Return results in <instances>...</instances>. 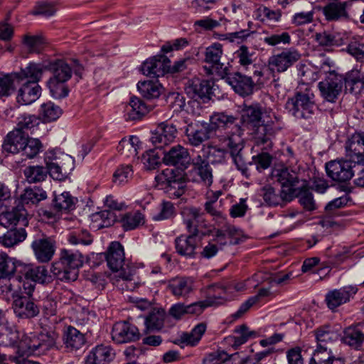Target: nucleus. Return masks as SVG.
<instances>
[{
  "label": "nucleus",
  "mask_w": 364,
  "mask_h": 364,
  "mask_svg": "<svg viewBox=\"0 0 364 364\" xmlns=\"http://www.w3.org/2000/svg\"><path fill=\"white\" fill-rule=\"evenodd\" d=\"M58 336L54 333L26 334L15 326L0 325V346H14L23 353L40 355L55 346Z\"/></svg>",
  "instance_id": "1"
},
{
  "label": "nucleus",
  "mask_w": 364,
  "mask_h": 364,
  "mask_svg": "<svg viewBox=\"0 0 364 364\" xmlns=\"http://www.w3.org/2000/svg\"><path fill=\"white\" fill-rule=\"evenodd\" d=\"M262 108L257 103L244 105L242 109L241 122L244 127L252 131L251 134L258 144H270L272 138L280 130L273 124L262 122Z\"/></svg>",
  "instance_id": "2"
},
{
  "label": "nucleus",
  "mask_w": 364,
  "mask_h": 364,
  "mask_svg": "<svg viewBox=\"0 0 364 364\" xmlns=\"http://www.w3.org/2000/svg\"><path fill=\"white\" fill-rule=\"evenodd\" d=\"M43 74V67L40 64L30 63L19 73H15L18 80H26L18 91L17 102L22 105H30L36 101L41 94V87L38 85Z\"/></svg>",
  "instance_id": "3"
},
{
  "label": "nucleus",
  "mask_w": 364,
  "mask_h": 364,
  "mask_svg": "<svg viewBox=\"0 0 364 364\" xmlns=\"http://www.w3.org/2000/svg\"><path fill=\"white\" fill-rule=\"evenodd\" d=\"M82 264L83 257L80 252L63 249L59 260L53 264L51 270L58 279L73 282L77 279L78 269Z\"/></svg>",
  "instance_id": "4"
},
{
  "label": "nucleus",
  "mask_w": 364,
  "mask_h": 364,
  "mask_svg": "<svg viewBox=\"0 0 364 364\" xmlns=\"http://www.w3.org/2000/svg\"><path fill=\"white\" fill-rule=\"evenodd\" d=\"M243 129L240 127L239 132L235 130L226 132L225 134H218V138L220 144L230 153L237 168L246 177L249 175V169L245 163L242 151L244 148V141L242 138Z\"/></svg>",
  "instance_id": "5"
},
{
  "label": "nucleus",
  "mask_w": 364,
  "mask_h": 364,
  "mask_svg": "<svg viewBox=\"0 0 364 364\" xmlns=\"http://www.w3.org/2000/svg\"><path fill=\"white\" fill-rule=\"evenodd\" d=\"M358 82L359 78H350L336 73H330L324 80L318 82V87L323 99L334 102L340 95L344 84L348 87Z\"/></svg>",
  "instance_id": "6"
},
{
  "label": "nucleus",
  "mask_w": 364,
  "mask_h": 364,
  "mask_svg": "<svg viewBox=\"0 0 364 364\" xmlns=\"http://www.w3.org/2000/svg\"><path fill=\"white\" fill-rule=\"evenodd\" d=\"M286 109L297 119H309L314 112V95L309 89L297 92L286 103Z\"/></svg>",
  "instance_id": "7"
},
{
  "label": "nucleus",
  "mask_w": 364,
  "mask_h": 364,
  "mask_svg": "<svg viewBox=\"0 0 364 364\" xmlns=\"http://www.w3.org/2000/svg\"><path fill=\"white\" fill-rule=\"evenodd\" d=\"M223 55V46L219 43H214L206 48L204 62L208 65V67L205 66L204 68L207 70V73H215L220 77L228 74L229 68L222 62Z\"/></svg>",
  "instance_id": "8"
},
{
  "label": "nucleus",
  "mask_w": 364,
  "mask_h": 364,
  "mask_svg": "<svg viewBox=\"0 0 364 364\" xmlns=\"http://www.w3.org/2000/svg\"><path fill=\"white\" fill-rule=\"evenodd\" d=\"M301 58L299 52L290 48L282 52L272 55L267 61V68L272 73H284L291 68Z\"/></svg>",
  "instance_id": "9"
},
{
  "label": "nucleus",
  "mask_w": 364,
  "mask_h": 364,
  "mask_svg": "<svg viewBox=\"0 0 364 364\" xmlns=\"http://www.w3.org/2000/svg\"><path fill=\"white\" fill-rule=\"evenodd\" d=\"M189 181L210 186L213 183V170L209 163L198 155L192 159V168L186 173Z\"/></svg>",
  "instance_id": "10"
},
{
  "label": "nucleus",
  "mask_w": 364,
  "mask_h": 364,
  "mask_svg": "<svg viewBox=\"0 0 364 364\" xmlns=\"http://www.w3.org/2000/svg\"><path fill=\"white\" fill-rule=\"evenodd\" d=\"M352 161L349 159L333 160L326 164L327 176L338 183L348 181L354 175Z\"/></svg>",
  "instance_id": "11"
},
{
  "label": "nucleus",
  "mask_w": 364,
  "mask_h": 364,
  "mask_svg": "<svg viewBox=\"0 0 364 364\" xmlns=\"http://www.w3.org/2000/svg\"><path fill=\"white\" fill-rule=\"evenodd\" d=\"M182 215L183 223L189 233L198 235H205L209 233V232L202 230L203 227H205L206 225L204 213L201 212L200 209L195 207L186 208L183 210Z\"/></svg>",
  "instance_id": "12"
},
{
  "label": "nucleus",
  "mask_w": 364,
  "mask_h": 364,
  "mask_svg": "<svg viewBox=\"0 0 364 364\" xmlns=\"http://www.w3.org/2000/svg\"><path fill=\"white\" fill-rule=\"evenodd\" d=\"M185 135L188 142L193 146H198L210 138L211 132L208 122L195 121L188 123L185 127Z\"/></svg>",
  "instance_id": "13"
},
{
  "label": "nucleus",
  "mask_w": 364,
  "mask_h": 364,
  "mask_svg": "<svg viewBox=\"0 0 364 364\" xmlns=\"http://www.w3.org/2000/svg\"><path fill=\"white\" fill-rule=\"evenodd\" d=\"M177 136L176 127L171 123L162 122L151 132L150 141L156 149H163L174 141Z\"/></svg>",
  "instance_id": "14"
},
{
  "label": "nucleus",
  "mask_w": 364,
  "mask_h": 364,
  "mask_svg": "<svg viewBox=\"0 0 364 364\" xmlns=\"http://www.w3.org/2000/svg\"><path fill=\"white\" fill-rule=\"evenodd\" d=\"M12 309L15 316L21 319H31L40 314V307L34 300L23 294L13 301Z\"/></svg>",
  "instance_id": "15"
},
{
  "label": "nucleus",
  "mask_w": 364,
  "mask_h": 364,
  "mask_svg": "<svg viewBox=\"0 0 364 364\" xmlns=\"http://www.w3.org/2000/svg\"><path fill=\"white\" fill-rule=\"evenodd\" d=\"M111 335L112 340L119 344L134 342L140 338V333L138 328L127 321H120L114 323Z\"/></svg>",
  "instance_id": "16"
},
{
  "label": "nucleus",
  "mask_w": 364,
  "mask_h": 364,
  "mask_svg": "<svg viewBox=\"0 0 364 364\" xmlns=\"http://www.w3.org/2000/svg\"><path fill=\"white\" fill-rule=\"evenodd\" d=\"M346 157L354 164L364 165V134L355 133L346 142Z\"/></svg>",
  "instance_id": "17"
},
{
  "label": "nucleus",
  "mask_w": 364,
  "mask_h": 364,
  "mask_svg": "<svg viewBox=\"0 0 364 364\" xmlns=\"http://www.w3.org/2000/svg\"><path fill=\"white\" fill-rule=\"evenodd\" d=\"M350 1H332L322 9L325 19L328 22H347L350 20L348 7Z\"/></svg>",
  "instance_id": "18"
},
{
  "label": "nucleus",
  "mask_w": 364,
  "mask_h": 364,
  "mask_svg": "<svg viewBox=\"0 0 364 364\" xmlns=\"http://www.w3.org/2000/svg\"><path fill=\"white\" fill-rule=\"evenodd\" d=\"M358 289L356 286L348 285L342 288L328 291L326 295V301L328 307L334 310L337 307L347 302L357 294Z\"/></svg>",
  "instance_id": "19"
},
{
  "label": "nucleus",
  "mask_w": 364,
  "mask_h": 364,
  "mask_svg": "<svg viewBox=\"0 0 364 364\" xmlns=\"http://www.w3.org/2000/svg\"><path fill=\"white\" fill-rule=\"evenodd\" d=\"M50 70L53 73L51 77L67 82L72 77L73 72L77 75H80L83 68L77 60L73 61L72 65L65 60H58L50 65Z\"/></svg>",
  "instance_id": "20"
},
{
  "label": "nucleus",
  "mask_w": 364,
  "mask_h": 364,
  "mask_svg": "<svg viewBox=\"0 0 364 364\" xmlns=\"http://www.w3.org/2000/svg\"><path fill=\"white\" fill-rule=\"evenodd\" d=\"M170 60L164 55H157L146 60L141 65L142 73L147 76L158 77L169 73Z\"/></svg>",
  "instance_id": "21"
},
{
  "label": "nucleus",
  "mask_w": 364,
  "mask_h": 364,
  "mask_svg": "<svg viewBox=\"0 0 364 364\" xmlns=\"http://www.w3.org/2000/svg\"><path fill=\"white\" fill-rule=\"evenodd\" d=\"M18 277L20 280L24 277L27 280H33L41 284L49 283L52 281V276L45 266H34L23 262L18 267Z\"/></svg>",
  "instance_id": "22"
},
{
  "label": "nucleus",
  "mask_w": 364,
  "mask_h": 364,
  "mask_svg": "<svg viewBox=\"0 0 364 364\" xmlns=\"http://www.w3.org/2000/svg\"><path fill=\"white\" fill-rule=\"evenodd\" d=\"M221 78L225 79L226 82L241 96L249 95L253 92L255 83L250 77L238 72L230 73L228 71V74L225 76H222Z\"/></svg>",
  "instance_id": "23"
},
{
  "label": "nucleus",
  "mask_w": 364,
  "mask_h": 364,
  "mask_svg": "<svg viewBox=\"0 0 364 364\" xmlns=\"http://www.w3.org/2000/svg\"><path fill=\"white\" fill-rule=\"evenodd\" d=\"M212 86L208 80H200L198 78L193 79L189 81L188 85L185 88L186 94L194 100L193 103L197 105L198 100L206 102L210 99Z\"/></svg>",
  "instance_id": "24"
},
{
  "label": "nucleus",
  "mask_w": 364,
  "mask_h": 364,
  "mask_svg": "<svg viewBox=\"0 0 364 364\" xmlns=\"http://www.w3.org/2000/svg\"><path fill=\"white\" fill-rule=\"evenodd\" d=\"M162 161L166 165L185 168L190 161L189 152L182 145L177 144L164 151Z\"/></svg>",
  "instance_id": "25"
},
{
  "label": "nucleus",
  "mask_w": 364,
  "mask_h": 364,
  "mask_svg": "<svg viewBox=\"0 0 364 364\" xmlns=\"http://www.w3.org/2000/svg\"><path fill=\"white\" fill-rule=\"evenodd\" d=\"M208 125L211 134L213 132L224 130L226 132L240 131V126L237 122V119L232 115H228L223 112L214 113L210 117Z\"/></svg>",
  "instance_id": "26"
},
{
  "label": "nucleus",
  "mask_w": 364,
  "mask_h": 364,
  "mask_svg": "<svg viewBox=\"0 0 364 364\" xmlns=\"http://www.w3.org/2000/svg\"><path fill=\"white\" fill-rule=\"evenodd\" d=\"M31 248L38 262L50 261L55 252V242L50 237L36 239L31 243Z\"/></svg>",
  "instance_id": "27"
},
{
  "label": "nucleus",
  "mask_w": 364,
  "mask_h": 364,
  "mask_svg": "<svg viewBox=\"0 0 364 364\" xmlns=\"http://www.w3.org/2000/svg\"><path fill=\"white\" fill-rule=\"evenodd\" d=\"M27 211L23 205H18L11 210L0 214V225L4 228L11 226L25 227L28 225Z\"/></svg>",
  "instance_id": "28"
},
{
  "label": "nucleus",
  "mask_w": 364,
  "mask_h": 364,
  "mask_svg": "<svg viewBox=\"0 0 364 364\" xmlns=\"http://www.w3.org/2000/svg\"><path fill=\"white\" fill-rule=\"evenodd\" d=\"M224 296L220 294L216 295L213 289L208 288V295L205 300L194 302L189 305H186L187 314L200 315L203 311L209 306H218L223 304Z\"/></svg>",
  "instance_id": "29"
},
{
  "label": "nucleus",
  "mask_w": 364,
  "mask_h": 364,
  "mask_svg": "<svg viewBox=\"0 0 364 364\" xmlns=\"http://www.w3.org/2000/svg\"><path fill=\"white\" fill-rule=\"evenodd\" d=\"M168 289L177 298H186L194 289V281L191 277H176L169 281Z\"/></svg>",
  "instance_id": "30"
},
{
  "label": "nucleus",
  "mask_w": 364,
  "mask_h": 364,
  "mask_svg": "<svg viewBox=\"0 0 364 364\" xmlns=\"http://www.w3.org/2000/svg\"><path fill=\"white\" fill-rule=\"evenodd\" d=\"M28 134L18 129H13L6 136L2 145L4 151L11 154H18L21 151Z\"/></svg>",
  "instance_id": "31"
},
{
  "label": "nucleus",
  "mask_w": 364,
  "mask_h": 364,
  "mask_svg": "<svg viewBox=\"0 0 364 364\" xmlns=\"http://www.w3.org/2000/svg\"><path fill=\"white\" fill-rule=\"evenodd\" d=\"M200 241L199 235L189 233V235H181L175 240L176 252L182 256L193 257Z\"/></svg>",
  "instance_id": "32"
},
{
  "label": "nucleus",
  "mask_w": 364,
  "mask_h": 364,
  "mask_svg": "<svg viewBox=\"0 0 364 364\" xmlns=\"http://www.w3.org/2000/svg\"><path fill=\"white\" fill-rule=\"evenodd\" d=\"M275 177L277 181L281 184L282 189H286L292 195V199L295 196V191L298 188L297 184L299 183V176L296 172L287 168L276 171Z\"/></svg>",
  "instance_id": "33"
},
{
  "label": "nucleus",
  "mask_w": 364,
  "mask_h": 364,
  "mask_svg": "<svg viewBox=\"0 0 364 364\" xmlns=\"http://www.w3.org/2000/svg\"><path fill=\"white\" fill-rule=\"evenodd\" d=\"M106 260L108 267L113 272H118L124 263V252L123 246L119 242L110 243L107 254Z\"/></svg>",
  "instance_id": "34"
},
{
  "label": "nucleus",
  "mask_w": 364,
  "mask_h": 364,
  "mask_svg": "<svg viewBox=\"0 0 364 364\" xmlns=\"http://www.w3.org/2000/svg\"><path fill=\"white\" fill-rule=\"evenodd\" d=\"M343 342L355 350H360L364 343V332L360 324L346 328L342 337Z\"/></svg>",
  "instance_id": "35"
},
{
  "label": "nucleus",
  "mask_w": 364,
  "mask_h": 364,
  "mask_svg": "<svg viewBox=\"0 0 364 364\" xmlns=\"http://www.w3.org/2000/svg\"><path fill=\"white\" fill-rule=\"evenodd\" d=\"M260 195L262 196L264 202L269 205H278L284 201L292 200V195L286 189H282L280 193H276L275 189L271 186H265L261 189Z\"/></svg>",
  "instance_id": "36"
},
{
  "label": "nucleus",
  "mask_w": 364,
  "mask_h": 364,
  "mask_svg": "<svg viewBox=\"0 0 364 364\" xmlns=\"http://www.w3.org/2000/svg\"><path fill=\"white\" fill-rule=\"evenodd\" d=\"M77 201L69 192L64 191L60 194L55 192L52 207L56 213H68L75 208Z\"/></svg>",
  "instance_id": "37"
},
{
  "label": "nucleus",
  "mask_w": 364,
  "mask_h": 364,
  "mask_svg": "<svg viewBox=\"0 0 364 364\" xmlns=\"http://www.w3.org/2000/svg\"><path fill=\"white\" fill-rule=\"evenodd\" d=\"M21 262L9 257L6 253H0V282L2 279H12L15 274H18V267Z\"/></svg>",
  "instance_id": "38"
},
{
  "label": "nucleus",
  "mask_w": 364,
  "mask_h": 364,
  "mask_svg": "<svg viewBox=\"0 0 364 364\" xmlns=\"http://www.w3.org/2000/svg\"><path fill=\"white\" fill-rule=\"evenodd\" d=\"M114 357V353L110 346L100 345L90 352L85 364H107Z\"/></svg>",
  "instance_id": "39"
},
{
  "label": "nucleus",
  "mask_w": 364,
  "mask_h": 364,
  "mask_svg": "<svg viewBox=\"0 0 364 364\" xmlns=\"http://www.w3.org/2000/svg\"><path fill=\"white\" fill-rule=\"evenodd\" d=\"M151 109V106L145 103L137 97L130 99L129 105L127 107V114L129 119H140Z\"/></svg>",
  "instance_id": "40"
},
{
  "label": "nucleus",
  "mask_w": 364,
  "mask_h": 364,
  "mask_svg": "<svg viewBox=\"0 0 364 364\" xmlns=\"http://www.w3.org/2000/svg\"><path fill=\"white\" fill-rule=\"evenodd\" d=\"M22 294L21 287L18 281L11 279H2L0 282V297L9 301H14Z\"/></svg>",
  "instance_id": "41"
},
{
  "label": "nucleus",
  "mask_w": 364,
  "mask_h": 364,
  "mask_svg": "<svg viewBox=\"0 0 364 364\" xmlns=\"http://www.w3.org/2000/svg\"><path fill=\"white\" fill-rule=\"evenodd\" d=\"M309 364H345L343 360L336 358L328 347L317 346Z\"/></svg>",
  "instance_id": "42"
},
{
  "label": "nucleus",
  "mask_w": 364,
  "mask_h": 364,
  "mask_svg": "<svg viewBox=\"0 0 364 364\" xmlns=\"http://www.w3.org/2000/svg\"><path fill=\"white\" fill-rule=\"evenodd\" d=\"M65 348L70 350L80 349L85 344L84 335L73 326L66 329L63 336Z\"/></svg>",
  "instance_id": "43"
},
{
  "label": "nucleus",
  "mask_w": 364,
  "mask_h": 364,
  "mask_svg": "<svg viewBox=\"0 0 364 364\" xmlns=\"http://www.w3.org/2000/svg\"><path fill=\"white\" fill-rule=\"evenodd\" d=\"M137 89L147 100L158 98L162 92V86L156 80L140 81L137 83Z\"/></svg>",
  "instance_id": "44"
},
{
  "label": "nucleus",
  "mask_w": 364,
  "mask_h": 364,
  "mask_svg": "<svg viewBox=\"0 0 364 364\" xmlns=\"http://www.w3.org/2000/svg\"><path fill=\"white\" fill-rule=\"evenodd\" d=\"M26 237L27 232L24 228H15L0 237V243L6 247H11L24 241Z\"/></svg>",
  "instance_id": "45"
},
{
  "label": "nucleus",
  "mask_w": 364,
  "mask_h": 364,
  "mask_svg": "<svg viewBox=\"0 0 364 364\" xmlns=\"http://www.w3.org/2000/svg\"><path fill=\"white\" fill-rule=\"evenodd\" d=\"M316 339L317 341V346L328 347L330 345L339 338V333L338 331L329 326H324L318 328L315 331Z\"/></svg>",
  "instance_id": "46"
},
{
  "label": "nucleus",
  "mask_w": 364,
  "mask_h": 364,
  "mask_svg": "<svg viewBox=\"0 0 364 364\" xmlns=\"http://www.w3.org/2000/svg\"><path fill=\"white\" fill-rule=\"evenodd\" d=\"M245 289L246 282L244 281L238 282H230L225 286L220 284H213L210 286V289H213L216 295H219V294H220L224 296V299H223V304L230 298L231 294L234 291H242Z\"/></svg>",
  "instance_id": "47"
},
{
  "label": "nucleus",
  "mask_w": 364,
  "mask_h": 364,
  "mask_svg": "<svg viewBox=\"0 0 364 364\" xmlns=\"http://www.w3.org/2000/svg\"><path fill=\"white\" fill-rule=\"evenodd\" d=\"M234 331L237 336H230L225 338V340L227 343L231 345L235 349L245 343L255 334L254 331H250L245 324L237 326Z\"/></svg>",
  "instance_id": "48"
},
{
  "label": "nucleus",
  "mask_w": 364,
  "mask_h": 364,
  "mask_svg": "<svg viewBox=\"0 0 364 364\" xmlns=\"http://www.w3.org/2000/svg\"><path fill=\"white\" fill-rule=\"evenodd\" d=\"M301 186L298 187L294 197H298L300 204L306 210L311 211L316 209V203L312 193L308 188V183L306 180L301 181Z\"/></svg>",
  "instance_id": "49"
},
{
  "label": "nucleus",
  "mask_w": 364,
  "mask_h": 364,
  "mask_svg": "<svg viewBox=\"0 0 364 364\" xmlns=\"http://www.w3.org/2000/svg\"><path fill=\"white\" fill-rule=\"evenodd\" d=\"M140 141L137 136H130L128 139H122L117 146V150L127 158H134L138 154Z\"/></svg>",
  "instance_id": "50"
},
{
  "label": "nucleus",
  "mask_w": 364,
  "mask_h": 364,
  "mask_svg": "<svg viewBox=\"0 0 364 364\" xmlns=\"http://www.w3.org/2000/svg\"><path fill=\"white\" fill-rule=\"evenodd\" d=\"M47 198L46 192L38 186L28 188L21 196V205H36L41 200Z\"/></svg>",
  "instance_id": "51"
},
{
  "label": "nucleus",
  "mask_w": 364,
  "mask_h": 364,
  "mask_svg": "<svg viewBox=\"0 0 364 364\" xmlns=\"http://www.w3.org/2000/svg\"><path fill=\"white\" fill-rule=\"evenodd\" d=\"M145 223L144 215L139 211H132L123 215L120 223L125 231L132 230L143 225Z\"/></svg>",
  "instance_id": "52"
},
{
  "label": "nucleus",
  "mask_w": 364,
  "mask_h": 364,
  "mask_svg": "<svg viewBox=\"0 0 364 364\" xmlns=\"http://www.w3.org/2000/svg\"><path fill=\"white\" fill-rule=\"evenodd\" d=\"M206 330V325L203 323H200L196 325L191 332L183 333L179 338L178 341L181 343L187 346H196L200 340L202 336L204 334Z\"/></svg>",
  "instance_id": "53"
},
{
  "label": "nucleus",
  "mask_w": 364,
  "mask_h": 364,
  "mask_svg": "<svg viewBox=\"0 0 364 364\" xmlns=\"http://www.w3.org/2000/svg\"><path fill=\"white\" fill-rule=\"evenodd\" d=\"M48 156L50 159L55 160L60 166V169L68 176L74 168V159L68 154L55 152L54 151H48Z\"/></svg>",
  "instance_id": "54"
},
{
  "label": "nucleus",
  "mask_w": 364,
  "mask_h": 364,
  "mask_svg": "<svg viewBox=\"0 0 364 364\" xmlns=\"http://www.w3.org/2000/svg\"><path fill=\"white\" fill-rule=\"evenodd\" d=\"M23 175L28 183H36L46 180L48 171L46 168L43 166H28L23 170Z\"/></svg>",
  "instance_id": "55"
},
{
  "label": "nucleus",
  "mask_w": 364,
  "mask_h": 364,
  "mask_svg": "<svg viewBox=\"0 0 364 364\" xmlns=\"http://www.w3.org/2000/svg\"><path fill=\"white\" fill-rule=\"evenodd\" d=\"M255 18L262 22L264 23H276L279 21L282 17V12L280 10H272L264 6H259L255 11Z\"/></svg>",
  "instance_id": "56"
},
{
  "label": "nucleus",
  "mask_w": 364,
  "mask_h": 364,
  "mask_svg": "<svg viewBox=\"0 0 364 364\" xmlns=\"http://www.w3.org/2000/svg\"><path fill=\"white\" fill-rule=\"evenodd\" d=\"M165 312L162 309H154L146 317L144 323L148 330H159L164 323Z\"/></svg>",
  "instance_id": "57"
},
{
  "label": "nucleus",
  "mask_w": 364,
  "mask_h": 364,
  "mask_svg": "<svg viewBox=\"0 0 364 364\" xmlns=\"http://www.w3.org/2000/svg\"><path fill=\"white\" fill-rule=\"evenodd\" d=\"M40 114L43 117L44 122H50L55 121L62 114L61 108L55 105L52 102L43 103L41 106Z\"/></svg>",
  "instance_id": "58"
},
{
  "label": "nucleus",
  "mask_w": 364,
  "mask_h": 364,
  "mask_svg": "<svg viewBox=\"0 0 364 364\" xmlns=\"http://www.w3.org/2000/svg\"><path fill=\"white\" fill-rule=\"evenodd\" d=\"M40 124V119L34 115L23 114L18 117L16 129L26 133V131H31Z\"/></svg>",
  "instance_id": "59"
},
{
  "label": "nucleus",
  "mask_w": 364,
  "mask_h": 364,
  "mask_svg": "<svg viewBox=\"0 0 364 364\" xmlns=\"http://www.w3.org/2000/svg\"><path fill=\"white\" fill-rule=\"evenodd\" d=\"M65 81H60L55 78L50 77L48 81V87L53 97L60 99L68 95V89Z\"/></svg>",
  "instance_id": "60"
},
{
  "label": "nucleus",
  "mask_w": 364,
  "mask_h": 364,
  "mask_svg": "<svg viewBox=\"0 0 364 364\" xmlns=\"http://www.w3.org/2000/svg\"><path fill=\"white\" fill-rule=\"evenodd\" d=\"M42 146V143L38 139L28 136L21 151L26 157L33 159L39 154Z\"/></svg>",
  "instance_id": "61"
},
{
  "label": "nucleus",
  "mask_w": 364,
  "mask_h": 364,
  "mask_svg": "<svg viewBox=\"0 0 364 364\" xmlns=\"http://www.w3.org/2000/svg\"><path fill=\"white\" fill-rule=\"evenodd\" d=\"M314 38L318 46L323 48H329L335 46H338L341 45L336 36L327 31L316 33Z\"/></svg>",
  "instance_id": "62"
},
{
  "label": "nucleus",
  "mask_w": 364,
  "mask_h": 364,
  "mask_svg": "<svg viewBox=\"0 0 364 364\" xmlns=\"http://www.w3.org/2000/svg\"><path fill=\"white\" fill-rule=\"evenodd\" d=\"M235 57L238 59V63L245 69L253 64L255 53L252 52L246 46H241L235 53Z\"/></svg>",
  "instance_id": "63"
},
{
  "label": "nucleus",
  "mask_w": 364,
  "mask_h": 364,
  "mask_svg": "<svg viewBox=\"0 0 364 364\" xmlns=\"http://www.w3.org/2000/svg\"><path fill=\"white\" fill-rule=\"evenodd\" d=\"M347 52L357 60L364 61V42L361 39H351L348 44Z\"/></svg>",
  "instance_id": "64"
}]
</instances>
